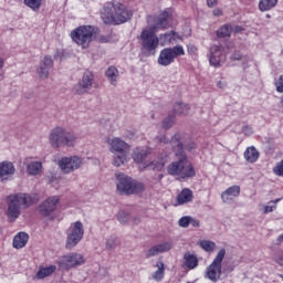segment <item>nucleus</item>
Segmentation results:
<instances>
[{
	"mask_svg": "<svg viewBox=\"0 0 283 283\" xmlns=\"http://www.w3.org/2000/svg\"><path fill=\"white\" fill-rule=\"evenodd\" d=\"M169 25H171V15H169V12L164 11L155 21V25L143 29L139 41L144 56H154L159 45H174L178 43V41H182V35L176 33V31L163 33L159 38L156 35V32H158L160 28L167 29Z\"/></svg>",
	"mask_w": 283,
	"mask_h": 283,
	"instance_id": "nucleus-1",
	"label": "nucleus"
},
{
	"mask_svg": "<svg viewBox=\"0 0 283 283\" xmlns=\"http://www.w3.org/2000/svg\"><path fill=\"white\" fill-rule=\"evenodd\" d=\"M158 143L164 145H170L175 151L176 160L168 165L167 172L169 176H176L179 180H185L186 178H193L196 176V169L193 165L185 155L182 147V142H180V135H175L169 142V137H156Z\"/></svg>",
	"mask_w": 283,
	"mask_h": 283,
	"instance_id": "nucleus-2",
	"label": "nucleus"
},
{
	"mask_svg": "<svg viewBox=\"0 0 283 283\" xmlns=\"http://www.w3.org/2000/svg\"><path fill=\"white\" fill-rule=\"evenodd\" d=\"M106 144L108 145V151L114 154L112 165L114 167H123L125 163L129 160V144L123 140L120 137H107Z\"/></svg>",
	"mask_w": 283,
	"mask_h": 283,
	"instance_id": "nucleus-3",
	"label": "nucleus"
},
{
	"mask_svg": "<svg viewBox=\"0 0 283 283\" xmlns=\"http://www.w3.org/2000/svg\"><path fill=\"white\" fill-rule=\"evenodd\" d=\"M39 200L35 195L18 193L11 195L8 198V218L15 220L21 216V209H28L31 205H34Z\"/></svg>",
	"mask_w": 283,
	"mask_h": 283,
	"instance_id": "nucleus-4",
	"label": "nucleus"
},
{
	"mask_svg": "<svg viewBox=\"0 0 283 283\" xmlns=\"http://www.w3.org/2000/svg\"><path fill=\"white\" fill-rule=\"evenodd\" d=\"M101 18L104 23L120 25L126 23L129 19V12L125 9V6L120 3H106L102 10Z\"/></svg>",
	"mask_w": 283,
	"mask_h": 283,
	"instance_id": "nucleus-5",
	"label": "nucleus"
},
{
	"mask_svg": "<svg viewBox=\"0 0 283 283\" xmlns=\"http://www.w3.org/2000/svg\"><path fill=\"white\" fill-rule=\"evenodd\" d=\"M76 140H78V137L63 127H55L49 134V143L54 149H59V147H74Z\"/></svg>",
	"mask_w": 283,
	"mask_h": 283,
	"instance_id": "nucleus-6",
	"label": "nucleus"
},
{
	"mask_svg": "<svg viewBox=\"0 0 283 283\" xmlns=\"http://www.w3.org/2000/svg\"><path fill=\"white\" fill-rule=\"evenodd\" d=\"M116 187L119 193L132 196L134 193H143V191H145V185L143 182L136 181L125 174H116Z\"/></svg>",
	"mask_w": 283,
	"mask_h": 283,
	"instance_id": "nucleus-7",
	"label": "nucleus"
},
{
	"mask_svg": "<svg viewBox=\"0 0 283 283\" xmlns=\"http://www.w3.org/2000/svg\"><path fill=\"white\" fill-rule=\"evenodd\" d=\"M94 27L81 25L71 32V39L76 45L82 48V50H87L90 43L94 41Z\"/></svg>",
	"mask_w": 283,
	"mask_h": 283,
	"instance_id": "nucleus-8",
	"label": "nucleus"
},
{
	"mask_svg": "<svg viewBox=\"0 0 283 283\" xmlns=\"http://www.w3.org/2000/svg\"><path fill=\"white\" fill-rule=\"evenodd\" d=\"M224 255H227V250H219L211 264L206 269V280H210V282L213 283L220 282V279L222 277V260H224Z\"/></svg>",
	"mask_w": 283,
	"mask_h": 283,
	"instance_id": "nucleus-9",
	"label": "nucleus"
},
{
	"mask_svg": "<svg viewBox=\"0 0 283 283\" xmlns=\"http://www.w3.org/2000/svg\"><path fill=\"white\" fill-rule=\"evenodd\" d=\"M179 56H185V48L182 45L178 44L172 48H165L160 51L157 63L163 67H169Z\"/></svg>",
	"mask_w": 283,
	"mask_h": 283,
	"instance_id": "nucleus-10",
	"label": "nucleus"
},
{
	"mask_svg": "<svg viewBox=\"0 0 283 283\" xmlns=\"http://www.w3.org/2000/svg\"><path fill=\"white\" fill-rule=\"evenodd\" d=\"M84 235L85 228H83V222L75 221L71 223V226L66 230V249H74V247H76L81 242V240H83Z\"/></svg>",
	"mask_w": 283,
	"mask_h": 283,
	"instance_id": "nucleus-11",
	"label": "nucleus"
},
{
	"mask_svg": "<svg viewBox=\"0 0 283 283\" xmlns=\"http://www.w3.org/2000/svg\"><path fill=\"white\" fill-rule=\"evenodd\" d=\"M57 264L61 271H72V269H78V266L85 264V255L77 252H71L63 255Z\"/></svg>",
	"mask_w": 283,
	"mask_h": 283,
	"instance_id": "nucleus-12",
	"label": "nucleus"
},
{
	"mask_svg": "<svg viewBox=\"0 0 283 283\" xmlns=\"http://www.w3.org/2000/svg\"><path fill=\"white\" fill-rule=\"evenodd\" d=\"M230 50V44H228L227 48L220 44H212L208 52L210 65H212V67H220L221 63H224V61H227V54H229Z\"/></svg>",
	"mask_w": 283,
	"mask_h": 283,
	"instance_id": "nucleus-13",
	"label": "nucleus"
},
{
	"mask_svg": "<svg viewBox=\"0 0 283 283\" xmlns=\"http://www.w3.org/2000/svg\"><path fill=\"white\" fill-rule=\"evenodd\" d=\"M59 167L63 174H72V171H76V169L83 167V159L76 155L62 157L59 160Z\"/></svg>",
	"mask_w": 283,
	"mask_h": 283,
	"instance_id": "nucleus-14",
	"label": "nucleus"
},
{
	"mask_svg": "<svg viewBox=\"0 0 283 283\" xmlns=\"http://www.w3.org/2000/svg\"><path fill=\"white\" fill-rule=\"evenodd\" d=\"M59 202H61L59 196L49 197L39 206V213L43 216V218H50V216L56 211Z\"/></svg>",
	"mask_w": 283,
	"mask_h": 283,
	"instance_id": "nucleus-15",
	"label": "nucleus"
},
{
	"mask_svg": "<svg viewBox=\"0 0 283 283\" xmlns=\"http://www.w3.org/2000/svg\"><path fill=\"white\" fill-rule=\"evenodd\" d=\"M93 83L94 75L92 72L87 71L83 74L82 80L74 86L73 92L78 95L85 94V92L92 88Z\"/></svg>",
	"mask_w": 283,
	"mask_h": 283,
	"instance_id": "nucleus-16",
	"label": "nucleus"
},
{
	"mask_svg": "<svg viewBox=\"0 0 283 283\" xmlns=\"http://www.w3.org/2000/svg\"><path fill=\"white\" fill-rule=\"evenodd\" d=\"M172 248L174 243L169 241L156 244L146 251V258H155V255H160V253H167L171 251Z\"/></svg>",
	"mask_w": 283,
	"mask_h": 283,
	"instance_id": "nucleus-17",
	"label": "nucleus"
},
{
	"mask_svg": "<svg viewBox=\"0 0 283 283\" xmlns=\"http://www.w3.org/2000/svg\"><path fill=\"white\" fill-rule=\"evenodd\" d=\"M52 65H54V62L52 61V56L45 55L41 60L40 66L36 70L40 78H48V76H50V70H52Z\"/></svg>",
	"mask_w": 283,
	"mask_h": 283,
	"instance_id": "nucleus-18",
	"label": "nucleus"
},
{
	"mask_svg": "<svg viewBox=\"0 0 283 283\" xmlns=\"http://www.w3.org/2000/svg\"><path fill=\"white\" fill-rule=\"evenodd\" d=\"M240 191L241 189H240V186L238 185L229 187L221 193L222 202L224 205H231L233 200H235V198L240 196Z\"/></svg>",
	"mask_w": 283,
	"mask_h": 283,
	"instance_id": "nucleus-19",
	"label": "nucleus"
},
{
	"mask_svg": "<svg viewBox=\"0 0 283 283\" xmlns=\"http://www.w3.org/2000/svg\"><path fill=\"white\" fill-rule=\"evenodd\" d=\"M14 164L10 161L0 163V180H10L14 176Z\"/></svg>",
	"mask_w": 283,
	"mask_h": 283,
	"instance_id": "nucleus-20",
	"label": "nucleus"
},
{
	"mask_svg": "<svg viewBox=\"0 0 283 283\" xmlns=\"http://www.w3.org/2000/svg\"><path fill=\"white\" fill-rule=\"evenodd\" d=\"M25 168H27V174H29V176H39V174L43 171V163L27 159Z\"/></svg>",
	"mask_w": 283,
	"mask_h": 283,
	"instance_id": "nucleus-21",
	"label": "nucleus"
},
{
	"mask_svg": "<svg viewBox=\"0 0 283 283\" xmlns=\"http://www.w3.org/2000/svg\"><path fill=\"white\" fill-rule=\"evenodd\" d=\"M193 201V191L189 188L182 189L177 196V205H189V202Z\"/></svg>",
	"mask_w": 283,
	"mask_h": 283,
	"instance_id": "nucleus-22",
	"label": "nucleus"
},
{
	"mask_svg": "<svg viewBox=\"0 0 283 283\" xmlns=\"http://www.w3.org/2000/svg\"><path fill=\"white\" fill-rule=\"evenodd\" d=\"M167 165V156H159L157 159L146 164L144 167L146 169H153L154 171H161Z\"/></svg>",
	"mask_w": 283,
	"mask_h": 283,
	"instance_id": "nucleus-23",
	"label": "nucleus"
},
{
	"mask_svg": "<svg viewBox=\"0 0 283 283\" xmlns=\"http://www.w3.org/2000/svg\"><path fill=\"white\" fill-rule=\"evenodd\" d=\"M184 265L189 271H193V269H198V256L196 254H191V252H186L184 254Z\"/></svg>",
	"mask_w": 283,
	"mask_h": 283,
	"instance_id": "nucleus-24",
	"label": "nucleus"
},
{
	"mask_svg": "<svg viewBox=\"0 0 283 283\" xmlns=\"http://www.w3.org/2000/svg\"><path fill=\"white\" fill-rule=\"evenodd\" d=\"M147 154H149V150L146 148L137 147L133 150L132 158L137 165H143L145 158H147Z\"/></svg>",
	"mask_w": 283,
	"mask_h": 283,
	"instance_id": "nucleus-25",
	"label": "nucleus"
},
{
	"mask_svg": "<svg viewBox=\"0 0 283 283\" xmlns=\"http://www.w3.org/2000/svg\"><path fill=\"white\" fill-rule=\"evenodd\" d=\"M30 235L25 232H20L13 238V249H23L28 244Z\"/></svg>",
	"mask_w": 283,
	"mask_h": 283,
	"instance_id": "nucleus-26",
	"label": "nucleus"
},
{
	"mask_svg": "<svg viewBox=\"0 0 283 283\" xmlns=\"http://www.w3.org/2000/svg\"><path fill=\"white\" fill-rule=\"evenodd\" d=\"M56 271V265H49L40 268L35 274L36 280H45V277H50Z\"/></svg>",
	"mask_w": 283,
	"mask_h": 283,
	"instance_id": "nucleus-27",
	"label": "nucleus"
},
{
	"mask_svg": "<svg viewBox=\"0 0 283 283\" xmlns=\"http://www.w3.org/2000/svg\"><path fill=\"white\" fill-rule=\"evenodd\" d=\"M155 266L157 271L151 274V277L155 282H163L165 279V263H163V261H158Z\"/></svg>",
	"mask_w": 283,
	"mask_h": 283,
	"instance_id": "nucleus-28",
	"label": "nucleus"
},
{
	"mask_svg": "<svg viewBox=\"0 0 283 283\" xmlns=\"http://www.w3.org/2000/svg\"><path fill=\"white\" fill-rule=\"evenodd\" d=\"M244 158L248 163H256L258 158H260V153L255 147H248L244 151Z\"/></svg>",
	"mask_w": 283,
	"mask_h": 283,
	"instance_id": "nucleus-29",
	"label": "nucleus"
},
{
	"mask_svg": "<svg viewBox=\"0 0 283 283\" xmlns=\"http://www.w3.org/2000/svg\"><path fill=\"white\" fill-rule=\"evenodd\" d=\"M198 245L202 251H206V253H213L216 251V242L207 239H202L198 241Z\"/></svg>",
	"mask_w": 283,
	"mask_h": 283,
	"instance_id": "nucleus-30",
	"label": "nucleus"
},
{
	"mask_svg": "<svg viewBox=\"0 0 283 283\" xmlns=\"http://www.w3.org/2000/svg\"><path fill=\"white\" fill-rule=\"evenodd\" d=\"M275 6H277V0H260L259 1L260 12H269V10H273Z\"/></svg>",
	"mask_w": 283,
	"mask_h": 283,
	"instance_id": "nucleus-31",
	"label": "nucleus"
},
{
	"mask_svg": "<svg viewBox=\"0 0 283 283\" xmlns=\"http://www.w3.org/2000/svg\"><path fill=\"white\" fill-rule=\"evenodd\" d=\"M118 74H119L118 69H116V66H109L106 70V76H107L108 81L111 82V85H116Z\"/></svg>",
	"mask_w": 283,
	"mask_h": 283,
	"instance_id": "nucleus-32",
	"label": "nucleus"
},
{
	"mask_svg": "<svg viewBox=\"0 0 283 283\" xmlns=\"http://www.w3.org/2000/svg\"><path fill=\"white\" fill-rule=\"evenodd\" d=\"M174 112L178 116H187V114H189V105L184 103H177L175 104Z\"/></svg>",
	"mask_w": 283,
	"mask_h": 283,
	"instance_id": "nucleus-33",
	"label": "nucleus"
},
{
	"mask_svg": "<svg viewBox=\"0 0 283 283\" xmlns=\"http://www.w3.org/2000/svg\"><path fill=\"white\" fill-rule=\"evenodd\" d=\"M24 6L33 10V12H39L41 6H43V0H23Z\"/></svg>",
	"mask_w": 283,
	"mask_h": 283,
	"instance_id": "nucleus-34",
	"label": "nucleus"
},
{
	"mask_svg": "<svg viewBox=\"0 0 283 283\" xmlns=\"http://www.w3.org/2000/svg\"><path fill=\"white\" fill-rule=\"evenodd\" d=\"M232 32H233V27H231V24H226L217 31V35L220 36L221 39H227V36H231Z\"/></svg>",
	"mask_w": 283,
	"mask_h": 283,
	"instance_id": "nucleus-35",
	"label": "nucleus"
},
{
	"mask_svg": "<svg viewBox=\"0 0 283 283\" xmlns=\"http://www.w3.org/2000/svg\"><path fill=\"white\" fill-rule=\"evenodd\" d=\"M274 85L276 87V92H279V94H283V75L279 76V78L274 82ZM281 104L283 105V95L281 97Z\"/></svg>",
	"mask_w": 283,
	"mask_h": 283,
	"instance_id": "nucleus-36",
	"label": "nucleus"
},
{
	"mask_svg": "<svg viewBox=\"0 0 283 283\" xmlns=\"http://www.w3.org/2000/svg\"><path fill=\"white\" fill-rule=\"evenodd\" d=\"M277 209V205L275 202L270 201L268 205L263 206V213H273Z\"/></svg>",
	"mask_w": 283,
	"mask_h": 283,
	"instance_id": "nucleus-37",
	"label": "nucleus"
},
{
	"mask_svg": "<svg viewBox=\"0 0 283 283\" xmlns=\"http://www.w3.org/2000/svg\"><path fill=\"white\" fill-rule=\"evenodd\" d=\"M117 219L119 220L120 224H127L129 222V213L125 211H119Z\"/></svg>",
	"mask_w": 283,
	"mask_h": 283,
	"instance_id": "nucleus-38",
	"label": "nucleus"
},
{
	"mask_svg": "<svg viewBox=\"0 0 283 283\" xmlns=\"http://www.w3.org/2000/svg\"><path fill=\"white\" fill-rule=\"evenodd\" d=\"M106 249L108 251H113V249H116V237H109L106 240Z\"/></svg>",
	"mask_w": 283,
	"mask_h": 283,
	"instance_id": "nucleus-39",
	"label": "nucleus"
},
{
	"mask_svg": "<svg viewBox=\"0 0 283 283\" xmlns=\"http://www.w3.org/2000/svg\"><path fill=\"white\" fill-rule=\"evenodd\" d=\"M273 174L283 178V159L273 168Z\"/></svg>",
	"mask_w": 283,
	"mask_h": 283,
	"instance_id": "nucleus-40",
	"label": "nucleus"
},
{
	"mask_svg": "<svg viewBox=\"0 0 283 283\" xmlns=\"http://www.w3.org/2000/svg\"><path fill=\"white\" fill-rule=\"evenodd\" d=\"M191 222V217H182L179 219V227H182L184 229H187Z\"/></svg>",
	"mask_w": 283,
	"mask_h": 283,
	"instance_id": "nucleus-41",
	"label": "nucleus"
},
{
	"mask_svg": "<svg viewBox=\"0 0 283 283\" xmlns=\"http://www.w3.org/2000/svg\"><path fill=\"white\" fill-rule=\"evenodd\" d=\"M174 125V118H168L163 122L164 129H169Z\"/></svg>",
	"mask_w": 283,
	"mask_h": 283,
	"instance_id": "nucleus-42",
	"label": "nucleus"
},
{
	"mask_svg": "<svg viewBox=\"0 0 283 283\" xmlns=\"http://www.w3.org/2000/svg\"><path fill=\"white\" fill-rule=\"evenodd\" d=\"M243 134H245V136H251V134H253V128L249 127V126H245L243 128Z\"/></svg>",
	"mask_w": 283,
	"mask_h": 283,
	"instance_id": "nucleus-43",
	"label": "nucleus"
},
{
	"mask_svg": "<svg viewBox=\"0 0 283 283\" xmlns=\"http://www.w3.org/2000/svg\"><path fill=\"white\" fill-rule=\"evenodd\" d=\"M190 224L191 227H195L196 229H198V227H200V221L190 217Z\"/></svg>",
	"mask_w": 283,
	"mask_h": 283,
	"instance_id": "nucleus-44",
	"label": "nucleus"
},
{
	"mask_svg": "<svg viewBox=\"0 0 283 283\" xmlns=\"http://www.w3.org/2000/svg\"><path fill=\"white\" fill-rule=\"evenodd\" d=\"M208 8H214V6H218V0H207Z\"/></svg>",
	"mask_w": 283,
	"mask_h": 283,
	"instance_id": "nucleus-45",
	"label": "nucleus"
},
{
	"mask_svg": "<svg viewBox=\"0 0 283 283\" xmlns=\"http://www.w3.org/2000/svg\"><path fill=\"white\" fill-rule=\"evenodd\" d=\"M232 61H240L242 59V54H240V52H235L232 56H231Z\"/></svg>",
	"mask_w": 283,
	"mask_h": 283,
	"instance_id": "nucleus-46",
	"label": "nucleus"
},
{
	"mask_svg": "<svg viewBox=\"0 0 283 283\" xmlns=\"http://www.w3.org/2000/svg\"><path fill=\"white\" fill-rule=\"evenodd\" d=\"M186 149H188V151H193V149H196V143L191 142L186 146Z\"/></svg>",
	"mask_w": 283,
	"mask_h": 283,
	"instance_id": "nucleus-47",
	"label": "nucleus"
},
{
	"mask_svg": "<svg viewBox=\"0 0 283 283\" xmlns=\"http://www.w3.org/2000/svg\"><path fill=\"white\" fill-rule=\"evenodd\" d=\"M212 12L214 17H222V9L220 8L214 9Z\"/></svg>",
	"mask_w": 283,
	"mask_h": 283,
	"instance_id": "nucleus-48",
	"label": "nucleus"
},
{
	"mask_svg": "<svg viewBox=\"0 0 283 283\" xmlns=\"http://www.w3.org/2000/svg\"><path fill=\"white\" fill-rule=\"evenodd\" d=\"M276 262H277V264H280V266H283V253H281L276 256Z\"/></svg>",
	"mask_w": 283,
	"mask_h": 283,
	"instance_id": "nucleus-49",
	"label": "nucleus"
},
{
	"mask_svg": "<svg viewBox=\"0 0 283 283\" xmlns=\"http://www.w3.org/2000/svg\"><path fill=\"white\" fill-rule=\"evenodd\" d=\"M232 32H235L237 34L239 32H242V27H234V29H232Z\"/></svg>",
	"mask_w": 283,
	"mask_h": 283,
	"instance_id": "nucleus-50",
	"label": "nucleus"
},
{
	"mask_svg": "<svg viewBox=\"0 0 283 283\" xmlns=\"http://www.w3.org/2000/svg\"><path fill=\"white\" fill-rule=\"evenodd\" d=\"M3 65H6V62H3V59H0V72L3 70Z\"/></svg>",
	"mask_w": 283,
	"mask_h": 283,
	"instance_id": "nucleus-51",
	"label": "nucleus"
},
{
	"mask_svg": "<svg viewBox=\"0 0 283 283\" xmlns=\"http://www.w3.org/2000/svg\"><path fill=\"white\" fill-rule=\"evenodd\" d=\"M277 242H283V233L281 235H279Z\"/></svg>",
	"mask_w": 283,
	"mask_h": 283,
	"instance_id": "nucleus-52",
	"label": "nucleus"
},
{
	"mask_svg": "<svg viewBox=\"0 0 283 283\" xmlns=\"http://www.w3.org/2000/svg\"><path fill=\"white\" fill-rule=\"evenodd\" d=\"M218 87H222V82H218Z\"/></svg>",
	"mask_w": 283,
	"mask_h": 283,
	"instance_id": "nucleus-53",
	"label": "nucleus"
},
{
	"mask_svg": "<svg viewBox=\"0 0 283 283\" xmlns=\"http://www.w3.org/2000/svg\"><path fill=\"white\" fill-rule=\"evenodd\" d=\"M280 200H281V199H276V200H274V201H272V202H274L275 205H277V202H280Z\"/></svg>",
	"mask_w": 283,
	"mask_h": 283,
	"instance_id": "nucleus-54",
	"label": "nucleus"
},
{
	"mask_svg": "<svg viewBox=\"0 0 283 283\" xmlns=\"http://www.w3.org/2000/svg\"><path fill=\"white\" fill-rule=\"evenodd\" d=\"M151 19H153V18L150 17L149 20H148V23H151Z\"/></svg>",
	"mask_w": 283,
	"mask_h": 283,
	"instance_id": "nucleus-55",
	"label": "nucleus"
}]
</instances>
